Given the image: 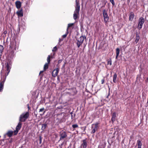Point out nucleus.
<instances>
[{"instance_id": "obj_1", "label": "nucleus", "mask_w": 148, "mask_h": 148, "mask_svg": "<svg viewBox=\"0 0 148 148\" xmlns=\"http://www.w3.org/2000/svg\"><path fill=\"white\" fill-rule=\"evenodd\" d=\"M6 70L5 76L1 75V80L0 82V91H2L3 89V85L5 82V81L6 76L8 75L11 69V66L9 65L8 63H7L6 66Z\"/></svg>"}, {"instance_id": "obj_2", "label": "nucleus", "mask_w": 148, "mask_h": 148, "mask_svg": "<svg viewBox=\"0 0 148 148\" xmlns=\"http://www.w3.org/2000/svg\"><path fill=\"white\" fill-rule=\"evenodd\" d=\"M29 113L27 112L25 113L22 114L20 115L19 118V121L21 122H24L25 121L29 116Z\"/></svg>"}, {"instance_id": "obj_3", "label": "nucleus", "mask_w": 148, "mask_h": 148, "mask_svg": "<svg viewBox=\"0 0 148 148\" xmlns=\"http://www.w3.org/2000/svg\"><path fill=\"white\" fill-rule=\"evenodd\" d=\"M103 12L104 21L105 23H107L108 21L109 18L107 10L105 9L103 10Z\"/></svg>"}, {"instance_id": "obj_4", "label": "nucleus", "mask_w": 148, "mask_h": 148, "mask_svg": "<svg viewBox=\"0 0 148 148\" xmlns=\"http://www.w3.org/2000/svg\"><path fill=\"white\" fill-rule=\"evenodd\" d=\"M99 124V123H96L95 124H92V125L91 133L93 134L94 135V133L97 130L98 128V125Z\"/></svg>"}, {"instance_id": "obj_5", "label": "nucleus", "mask_w": 148, "mask_h": 148, "mask_svg": "<svg viewBox=\"0 0 148 148\" xmlns=\"http://www.w3.org/2000/svg\"><path fill=\"white\" fill-rule=\"evenodd\" d=\"M86 38V37L85 36H81L77 40V45L78 48H79L80 46L82 44L84 40V38Z\"/></svg>"}, {"instance_id": "obj_6", "label": "nucleus", "mask_w": 148, "mask_h": 148, "mask_svg": "<svg viewBox=\"0 0 148 148\" xmlns=\"http://www.w3.org/2000/svg\"><path fill=\"white\" fill-rule=\"evenodd\" d=\"M80 10V7H75V10L74 12L73 17L74 20H76L78 17V16L79 15V12Z\"/></svg>"}, {"instance_id": "obj_7", "label": "nucleus", "mask_w": 148, "mask_h": 148, "mask_svg": "<svg viewBox=\"0 0 148 148\" xmlns=\"http://www.w3.org/2000/svg\"><path fill=\"white\" fill-rule=\"evenodd\" d=\"M145 20L144 18L142 17H140L138 21V28L140 29L142 28L143 24Z\"/></svg>"}, {"instance_id": "obj_8", "label": "nucleus", "mask_w": 148, "mask_h": 148, "mask_svg": "<svg viewBox=\"0 0 148 148\" xmlns=\"http://www.w3.org/2000/svg\"><path fill=\"white\" fill-rule=\"evenodd\" d=\"M60 138L59 141L65 138L67 136V135L66 133L65 132L62 131L60 133Z\"/></svg>"}, {"instance_id": "obj_9", "label": "nucleus", "mask_w": 148, "mask_h": 148, "mask_svg": "<svg viewBox=\"0 0 148 148\" xmlns=\"http://www.w3.org/2000/svg\"><path fill=\"white\" fill-rule=\"evenodd\" d=\"M59 71V69L58 68H57L54 69L52 73V75L54 77L56 76L58 73Z\"/></svg>"}, {"instance_id": "obj_10", "label": "nucleus", "mask_w": 148, "mask_h": 148, "mask_svg": "<svg viewBox=\"0 0 148 148\" xmlns=\"http://www.w3.org/2000/svg\"><path fill=\"white\" fill-rule=\"evenodd\" d=\"M83 143L81 145V147L83 148H86L87 146V142L86 139L82 140Z\"/></svg>"}, {"instance_id": "obj_11", "label": "nucleus", "mask_w": 148, "mask_h": 148, "mask_svg": "<svg viewBox=\"0 0 148 148\" xmlns=\"http://www.w3.org/2000/svg\"><path fill=\"white\" fill-rule=\"evenodd\" d=\"M15 4L17 9H19L21 7V3L20 1H16L15 3Z\"/></svg>"}, {"instance_id": "obj_12", "label": "nucleus", "mask_w": 148, "mask_h": 148, "mask_svg": "<svg viewBox=\"0 0 148 148\" xmlns=\"http://www.w3.org/2000/svg\"><path fill=\"white\" fill-rule=\"evenodd\" d=\"M16 14L18 17H22L23 16V12L22 9H21L20 10L17 11Z\"/></svg>"}, {"instance_id": "obj_13", "label": "nucleus", "mask_w": 148, "mask_h": 148, "mask_svg": "<svg viewBox=\"0 0 148 148\" xmlns=\"http://www.w3.org/2000/svg\"><path fill=\"white\" fill-rule=\"evenodd\" d=\"M134 14L133 12L130 13L129 17V19L130 21H132L134 18Z\"/></svg>"}, {"instance_id": "obj_14", "label": "nucleus", "mask_w": 148, "mask_h": 148, "mask_svg": "<svg viewBox=\"0 0 148 148\" xmlns=\"http://www.w3.org/2000/svg\"><path fill=\"white\" fill-rule=\"evenodd\" d=\"M22 126V123L21 122H20L18 123V125L16 127V129L19 130L21 128Z\"/></svg>"}, {"instance_id": "obj_15", "label": "nucleus", "mask_w": 148, "mask_h": 148, "mask_svg": "<svg viewBox=\"0 0 148 148\" xmlns=\"http://www.w3.org/2000/svg\"><path fill=\"white\" fill-rule=\"evenodd\" d=\"M137 144L138 146V148H141L142 143L141 141L139 140H137Z\"/></svg>"}, {"instance_id": "obj_16", "label": "nucleus", "mask_w": 148, "mask_h": 148, "mask_svg": "<svg viewBox=\"0 0 148 148\" xmlns=\"http://www.w3.org/2000/svg\"><path fill=\"white\" fill-rule=\"evenodd\" d=\"M116 113L115 112H114L113 113L111 120L113 122L115 121V118L116 117Z\"/></svg>"}, {"instance_id": "obj_17", "label": "nucleus", "mask_w": 148, "mask_h": 148, "mask_svg": "<svg viewBox=\"0 0 148 148\" xmlns=\"http://www.w3.org/2000/svg\"><path fill=\"white\" fill-rule=\"evenodd\" d=\"M13 132L12 131H9L7 133V134L8 136L10 137H11L13 134Z\"/></svg>"}, {"instance_id": "obj_18", "label": "nucleus", "mask_w": 148, "mask_h": 148, "mask_svg": "<svg viewBox=\"0 0 148 148\" xmlns=\"http://www.w3.org/2000/svg\"><path fill=\"white\" fill-rule=\"evenodd\" d=\"M120 52V50L119 48H117L116 49V59L118 57L119 55Z\"/></svg>"}, {"instance_id": "obj_19", "label": "nucleus", "mask_w": 148, "mask_h": 148, "mask_svg": "<svg viewBox=\"0 0 148 148\" xmlns=\"http://www.w3.org/2000/svg\"><path fill=\"white\" fill-rule=\"evenodd\" d=\"M47 126V124H42L41 129L42 130H44L46 128Z\"/></svg>"}, {"instance_id": "obj_20", "label": "nucleus", "mask_w": 148, "mask_h": 148, "mask_svg": "<svg viewBox=\"0 0 148 148\" xmlns=\"http://www.w3.org/2000/svg\"><path fill=\"white\" fill-rule=\"evenodd\" d=\"M48 64L47 63H46L44 65V71H45L48 68Z\"/></svg>"}, {"instance_id": "obj_21", "label": "nucleus", "mask_w": 148, "mask_h": 148, "mask_svg": "<svg viewBox=\"0 0 148 148\" xmlns=\"http://www.w3.org/2000/svg\"><path fill=\"white\" fill-rule=\"evenodd\" d=\"M117 77V75L116 74H114L113 75V82L115 83L116 82V80Z\"/></svg>"}, {"instance_id": "obj_22", "label": "nucleus", "mask_w": 148, "mask_h": 148, "mask_svg": "<svg viewBox=\"0 0 148 148\" xmlns=\"http://www.w3.org/2000/svg\"><path fill=\"white\" fill-rule=\"evenodd\" d=\"M140 39L139 36L137 34H136V38L135 40V42L137 43Z\"/></svg>"}, {"instance_id": "obj_23", "label": "nucleus", "mask_w": 148, "mask_h": 148, "mask_svg": "<svg viewBox=\"0 0 148 148\" xmlns=\"http://www.w3.org/2000/svg\"><path fill=\"white\" fill-rule=\"evenodd\" d=\"M76 4H75V7H80V6L79 3V1L78 0H76Z\"/></svg>"}, {"instance_id": "obj_24", "label": "nucleus", "mask_w": 148, "mask_h": 148, "mask_svg": "<svg viewBox=\"0 0 148 148\" xmlns=\"http://www.w3.org/2000/svg\"><path fill=\"white\" fill-rule=\"evenodd\" d=\"M3 47L2 45H0V53H2L3 52Z\"/></svg>"}, {"instance_id": "obj_25", "label": "nucleus", "mask_w": 148, "mask_h": 148, "mask_svg": "<svg viewBox=\"0 0 148 148\" xmlns=\"http://www.w3.org/2000/svg\"><path fill=\"white\" fill-rule=\"evenodd\" d=\"M74 25V23H70V24H68V27L67 29V31L68 30V28L69 27H70L71 26H73Z\"/></svg>"}, {"instance_id": "obj_26", "label": "nucleus", "mask_w": 148, "mask_h": 148, "mask_svg": "<svg viewBox=\"0 0 148 148\" xmlns=\"http://www.w3.org/2000/svg\"><path fill=\"white\" fill-rule=\"evenodd\" d=\"M50 56L49 55L47 58V61L48 62V64H49L50 62Z\"/></svg>"}, {"instance_id": "obj_27", "label": "nucleus", "mask_w": 148, "mask_h": 148, "mask_svg": "<svg viewBox=\"0 0 148 148\" xmlns=\"http://www.w3.org/2000/svg\"><path fill=\"white\" fill-rule=\"evenodd\" d=\"M72 126L73 128H77V127H78V126L77 124H75L73 125H72Z\"/></svg>"}, {"instance_id": "obj_28", "label": "nucleus", "mask_w": 148, "mask_h": 148, "mask_svg": "<svg viewBox=\"0 0 148 148\" xmlns=\"http://www.w3.org/2000/svg\"><path fill=\"white\" fill-rule=\"evenodd\" d=\"M107 64H110V65H112V61L111 59H110V60L108 61Z\"/></svg>"}, {"instance_id": "obj_29", "label": "nucleus", "mask_w": 148, "mask_h": 148, "mask_svg": "<svg viewBox=\"0 0 148 148\" xmlns=\"http://www.w3.org/2000/svg\"><path fill=\"white\" fill-rule=\"evenodd\" d=\"M42 138L41 136H40L39 139V143L40 144H41L42 142Z\"/></svg>"}, {"instance_id": "obj_30", "label": "nucleus", "mask_w": 148, "mask_h": 148, "mask_svg": "<svg viewBox=\"0 0 148 148\" xmlns=\"http://www.w3.org/2000/svg\"><path fill=\"white\" fill-rule=\"evenodd\" d=\"M18 130H17L16 129V130H15L14 132H13L14 133V135H16L18 133Z\"/></svg>"}, {"instance_id": "obj_31", "label": "nucleus", "mask_w": 148, "mask_h": 148, "mask_svg": "<svg viewBox=\"0 0 148 148\" xmlns=\"http://www.w3.org/2000/svg\"><path fill=\"white\" fill-rule=\"evenodd\" d=\"M110 2L112 3L113 5H115L114 0H110Z\"/></svg>"}, {"instance_id": "obj_32", "label": "nucleus", "mask_w": 148, "mask_h": 148, "mask_svg": "<svg viewBox=\"0 0 148 148\" xmlns=\"http://www.w3.org/2000/svg\"><path fill=\"white\" fill-rule=\"evenodd\" d=\"M70 90H71L73 91H74V92L73 93V94H75L76 93L75 92V90H76L75 88H73L70 89Z\"/></svg>"}, {"instance_id": "obj_33", "label": "nucleus", "mask_w": 148, "mask_h": 148, "mask_svg": "<svg viewBox=\"0 0 148 148\" xmlns=\"http://www.w3.org/2000/svg\"><path fill=\"white\" fill-rule=\"evenodd\" d=\"M56 50H57V47H56V46H55L53 48V49L52 50V51H56Z\"/></svg>"}, {"instance_id": "obj_34", "label": "nucleus", "mask_w": 148, "mask_h": 148, "mask_svg": "<svg viewBox=\"0 0 148 148\" xmlns=\"http://www.w3.org/2000/svg\"><path fill=\"white\" fill-rule=\"evenodd\" d=\"M67 34L68 33H66L65 34L63 35L62 36V37H63V38H65L67 36Z\"/></svg>"}, {"instance_id": "obj_35", "label": "nucleus", "mask_w": 148, "mask_h": 148, "mask_svg": "<svg viewBox=\"0 0 148 148\" xmlns=\"http://www.w3.org/2000/svg\"><path fill=\"white\" fill-rule=\"evenodd\" d=\"M44 110V108H42L40 109L39 112L43 111Z\"/></svg>"}, {"instance_id": "obj_36", "label": "nucleus", "mask_w": 148, "mask_h": 148, "mask_svg": "<svg viewBox=\"0 0 148 148\" xmlns=\"http://www.w3.org/2000/svg\"><path fill=\"white\" fill-rule=\"evenodd\" d=\"M104 81H105L104 79H102L101 80V84H103L104 83Z\"/></svg>"}, {"instance_id": "obj_37", "label": "nucleus", "mask_w": 148, "mask_h": 148, "mask_svg": "<svg viewBox=\"0 0 148 148\" xmlns=\"http://www.w3.org/2000/svg\"><path fill=\"white\" fill-rule=\"evenodd\" d=\"M62 61V60H60L58 61V63H60Z\"/></svg>"}, {"instance_id": "obj_38", "label": "nucleus", "mask_w": 148, "mask_h": 148, "mask_svg": "<svg viewBox=\"0 0 148 148\" xmlns=\"http://www.w3.org/2000/svg\"><path fill=\"white\" fill-rule=\"evenodd\" d=\"M71 119H73V116L72 115H71Z\"/></svg>"}, {"instance_id": "obj_39", "label": "nucleus", "mask_w": 148, "mask_h": 148, "mask_svg": "<svg viewBox=\"0 0 148 148\" xmlns=\"http://www.w3.org/2000/svg\"><path fill=\"white\" fill-rule=\"evenodd\" d=\"M43 72V71H41L40 72V74L41 73H42Z\"/></svg>"}, {"instance_id": "obj_40", "label": "nucleus", "mask_w": 148, "mask_h": 148, "mask_svg": "<svg viewBox=\"0 0 148 148\" xmlns=\"http://www.w3.org/2000/svg\"><path fill=\"white\" fill-rule=\"evenodd\" d=\"M45 111L42 114H41V115H43L44 114V113H45Z\"/></svg>"}, {"instance_id": "obj_41", "label": "nucleus", "mask_w": 148, "mask_h": 148, "mask_svg": "<svg viewBox=\"0 0 148 148\" xmlns=\"http://www.w3.org/2000/svg\"><path fill=\"white\" fill-rule=\"evenodd\" d=\"M28 110H29L30 109V108L29 107V106H28Z\"/></svg>"}, {"instance_id": "obj_42", "label": "nucleus", "mask_w": 148, "mask_h": 148, "mask_svg": "<svg viewBox=\"0 0 148 148\" xmlns=\"http://www.w3.org/2000/svg\"><path fill=\"white\" fill-rule=\"evenodd\" d=\"M65 66V64H64L63 65V67H64Z\"/></svg>"}, {"instance_id": "obj_43", "label": "nucleus", "mask_w": 148, "mask_h": 148, "mask_svg": "<svg viewBox=\"0 0 148 148\" xmlns=\"http://www.w3.org/2000/svg\"><path fill=\"white\" fill-rule=\"evenodd\" d=\"M147 82H148V78H147Z\"/></svg>"}, {"instance_id": "obj_44", "label": "nucleus", "mask_w": 148, "mask_h": 148, "mask_svg": "<svg viewBox=\"0 0 148 148\" xmlns=\"http://www.w3.org/2000/svg\"><path fill=\"white\" fill-rule=\"evenodd\" d=\"M75 114H74V116H75Z\"/></svg>"}]
</instances>
